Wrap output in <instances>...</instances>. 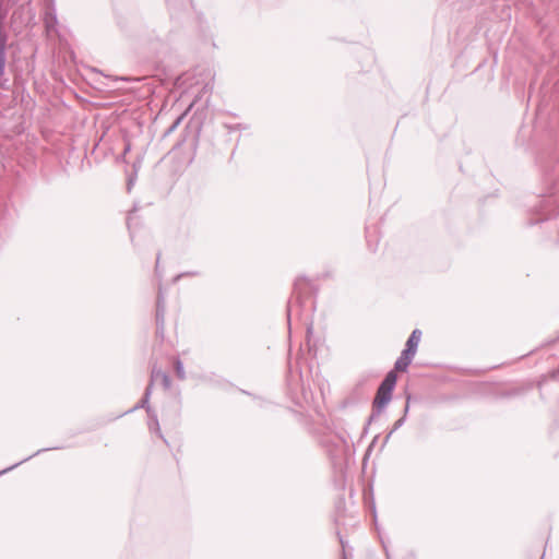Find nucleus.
I'll use <instances>...</instances> for the list:
<instances>
[{
	"label": "nucleus",
	"instance_id": "nucleus-6",
	"mask_svg": "<svg viewBox=\"0 0 559 559\" xmlns=\"http://www.w3.org/2000/svg\"><path fill=\"white\" fill-rule=\"evenodd\" d=\"M162 377L165 383L168 384V377L165 373H163Z\"/></svg>",
	"mask_w": 559,
	"mask_h": 559
},
{
	"label": "nucleus",
	"instance_id": "nucleus-4",
	"mask_svg": "<svg viewBox=\"0 0 559 559\" xmlns=\"http://www.w3.org/2000/svg\"><path fill=\"white\" fill-rule=\"evenodd\" d=\"M4 71V47H0V76Z\"/></svg>",
	"mask_w": 559,
	"mask_h": 559
},
{
	"label": "nucleus",
	"instance_id": "nucleus-1",
	"mask_svg": "<svg viewBox=\"0 0 559 559\" xmlns=\"http://www.w3.org/2000/svg\"><path fill=\"white\" fill-rule=\"evenodd\" d=\"M396 384V374L394 371H390L382 383L380 384L376 397L373 400V407L378 411L384 408L391 401L392 391Z\"/></svg>",
	"mask_w": 559,
	"mask_h": 559
},
{
	"label": "nucleus",
	"instance_id": "nucleus-2",
	"mask_svg": "<svg viewBox=\"0 0 559 559\" xmlns=\"http://www.w3.org/2000/svg\"><path fill=\"white\" fill-rule=\"evenodd\" d=\"M421 333L418 330H414L411 334L409 338L406 342V348L403 352H406L411 355H415L417 352V347L420 341Z\"/></svg>",
	"mask_w": 559,
	"mask_h": 559
},
{
	"label": "nucleus",
	"instance_id": "nucleus-5",
	"mask_svg": "<svg viewBox=\"0 0 559 559\" xmlns=\"http://www.w3.org/2000/svg\"><path fill=\"white\" fill-rule=\"evenodd\" d=\"M175 370L179 378H185L183 368L180 361H176L175 364Z\"/></svg>",
	"mask_w": 559,
	"mask_h": 559
},
{
	"label": "nucleus",
	"instance_id": "nucleus-7",
	"mask_svg": "<svg viewBox=\"0 0 559 559\" xmlns=\"http://www.w3.org/2000/svg\"><path fill=\"white\" fill-rule=\"evenodd\" d=\"M155 431L159 433V425H158V423H155Z\"/></svg>",
	"mask_w": 559,
	"mask_h": 559
},
{
	"label": "nucleus",
	"instance_id": "nucleus-3",
	"mask_svg": "<svg viewBox=\"0 0 559 559\" xmlns=\"http://www.w3.org/2000/svg\"><path fill=\"white\" fill-rule=\"evenodd\" d=\"M413 357H414V355L403 352L401 357L396 360L393 371L394 372L395 371H401V372L406 371L407 367L412 362Z\"/></svg>",
	"mask_w": 559,
	"mask_h": 559
}]
</instances>
